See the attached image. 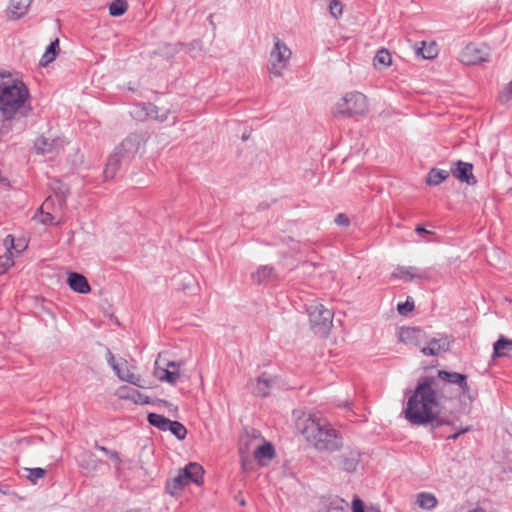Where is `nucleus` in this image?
I'll use <instances>...</instances> for the list:
<instances>
[{
	"label": "nucleus",
	"instance_id": "nucleus-52",
	"mask_svg": "<svg viewBox=\"0 0 512 512\" xmlns=\"http://www.w3.org/2000/svg\"><path fill=\"white\" fill-rule=\"evenodd\" d=\"M468 512H488V511H486L484 508L476 507L472 510H469Z\"/></svg>",
	"mask_w": 512,
	"mask_h": 512
},
{
	"label": "nucleus",
	"instance_id": "nucleus-23",
	"mask_svg": "<svg viewBox=\"0 0 512 512\" xmlns=\"http://www.w3.org/2000/svg\"><path fill=\"white\" fill-rule=\"evenodd\" d=\"M253 456L259 463L263 460H272L275 457L274 446L270 442H264L254 450Z\"/></svg>",
	"mask_w": 512,
	"mask_h": 512
},
{
	"label": "nucleus",
	"instance_id": "nucleus-39",
	"mask_svg": "<svg viewBox=\"0 0 512 512\" xmlns=\"http://www.w3.org/2000/svg\"><path fill=\"white\" fill-rule=\"evenodd\" d=\"M499 101L504 105L512 104V80L509 84L500 92Z\"/></svg>",
	"mask_w": 512,
	"mask_h": 512
},
{
	"label": "nucleus",
	"instance_id": "nucleus-53",
	"mask_svg": "<svg viewBox=\"0 0 512 512\" xmlns=\"http://www.w3.org/2000/svg\"><path fill=\"white\" fill-rule=\"evenodd\" d=\"M14 246H15L14 249H16L17 252H21L24 249V246L20 247V244H17V245L14 244Z\"/></svg>",
	"mask_w": 512,
	"mask_h": 512
},
{
	"label": "nucleus",
	"instance_id": "nucleus-13",
	"mask_svg": "<svg viewBox=\"0 0 512 512\" xmlns=\"http://www.w3.org/2000/svg\"><path fill=\"white\" fill-rule=\"evenodd\" d=\"M393 278L402 279L405 282H411L414 279L427 280L429 279L428 270H421L415 266H400L398 265L392 272Z\"/></svg>",
	"mask_w": 512,
	"mask_h": 512
},
{
	"label": "nucleus",
	"instance_id": "nucleus-26",
	"mask_svg": "<svg viewBox=\"0 0 512 512\" xmlns=\"http://www.w3.org/2000/svg\"><path fill=\"white\" fill-rule=\"evenodd\" d=\"M120 391L122 393V395H121L122 398L130 399L136 404L143 405V404L150 403L148 396L140 393L138 390H136L134 388L124 386L120 389Z\"/></svg>",
	"mask_w": 512,
	"mask_h": 512
},
{
	"label": "nucleus",
	"instance_id": "nucleus-55",
	"mask_svg": "<svg viewBox=\"0 0 512 512\" xmlns=\"http://www.w3.org/2000/svg\"><path fill=\"white\" fill-rule=\"evenodd\" d=\"M240 504L241 505H245V501L244 500H240Z\"/></svg>",
	"mask_w": 512,
	"mask_h": 512
},
{
	"label": "nucleus",
	"instance_id": "nucleus-54",
	"mask_svg": "<svg viewBox=\"0 0 512 512\" xmlns=\"http://www.w3.org/2000/svg\"><path fill=\"white\" fill-rule=\"evenodd\" d=\"M247 138H248V136H247V135H245V134H243L242 139H243V140H246Z\"/></svg>",
	"mask_w": 512,
	"mask_h": 512
},
{
	"label": "nucleus",
	"instance_id": "nucleus-3",
	"mask_svg": "<svg viewBox=\"0 0 512 512\" xmlns=\"http://www.w3.org/2000/svg\"><path fill=\"white\" fill-rule=\"evenodd\" d=\"M297 428L306 440L320 452H335L343 446L341 435L328 424H321L311 416L299 419Z\"/></svg>",
	"mask_w": 512,
	"mask_h": 512
},
{
	"label": "nucleus",
	"instance_id": "nucleus-19",
	"mask_svg": "<svg viewBox=\"0 0 512 512\" xmlns=\"http://www.w3.org/2000/svg\"><path fill=\"white\" fill-rule=\"evenodd\" d=\"M154 376L161 382H167L171 385H176L180 378V373L177 369L171 370L168 368L160 367L159 362L156 361L154 368Z\"/></svg>",
	"mask_w": 512,
	"mask_h": 512
},
{
	"label": "nucleus",
	"instance_id": "nucleus-18",
	"mask_svg": "<svg viewBox=\"0 0 512 512\" xmlns=\"http://www.w3.org/2000/svg\"><path fill=\"white\" fill-rule=\"evenodd\" d=\"M69 287L77 293L87 294L91 288L85 276L77 272H71L67 279Z\"/></svg>",
	"mask_w": 512,
	"mask_h": 512
},
{
	"label": "nucleus",
	"instance_id": "nucleus-21",
	"mask_svg": "<svg viewBox=\"0 0 512 512\" xmlns=\"http://www.w3.org/2000/svg\"><path fill=\"white\" fill-rule=\"evenodd\" d=\"M127 162L123 160L120 154H118L115 150L113 154H111L107 160L105 169H104V177L106 180L113 179L116 175L118 169L122 165V163Z\"/></svg>",
	"mask_w": 512,
	"mask_h": 512
},
{
	"label": "nucleus",
	"instance_id": "nucleus-9",
	"mask_svg": "<svg viewBox=\"0 0 512 512\" xmlns=\"http://www.w3.org/2000/svg\"><path fill=\"white\" fill-rule=\"evenodd\" d=\"M452 340L448 336L426 339L425 345L421 347V353L425 356H438L450 350Z\"/></svg>",
	"mask_w": 512,
	"mask_h": 512
},
{
	"label": "nucleus",
	"instance_id": "nucleus-29",
	"mask_svg": "<svg viewBox=\"0 0 512 512\" xmlns=\"http://www.w3.org/2000/svg\"><path fill=\"white\" fill-rule=\"evenodd\" d=\"M450 176V171L438 168H432L426 178V183L430 186H437Z\"/></svg>",
	"mask_w": 512,
	"mask_h": 512
},
{
	"label": "nucleus",
	"instance_id": "nucleus-46",
	"mask_svg": "<svg viewBox=\"0 0 512 512\" xmlns=\"http://www.w3.org/2000/svg\"><path fill=\"white\" fill-rule=\"evenodd\" d=\"M335 223L339 226H348L350 224V220L344 213H339L335 217Z\"/></svg>",
	"mask_w": 512,
	"mask_h": 512
},
{
	"label": "nucleus",
	"instance_id": "nucleus-1",
	"mask_svg": "<svg viewBox=\"0 0 512 512\" xmlns=\"http://www.w3.org/2000/svg\"><path fill=\"white\" fill-rule=\"evenodd\" d=\"M455 393L445 381L438 377H426L417 384L414 393L409 397L403 413L412 425L431 424L433 429L450 424L439 418L443 401L451 400Z\"/></svg>",
	"mask_w": 512,
	"mask_h": 512
},
{
	"label": "nucleus",
	"instance_id": "nucleus-48",
	"mask_svg": "<svg viewBox=\"0 0 512 512\" xmlns=\"http://www.w3.org/2000/svg\"><path fill=\"white\" fill-rule=\"evenodd\" d=\"M165 368H168V369H171V370H175L177 369L179 371L180 369V363H177V362H174V361H170L166 364V367Z\"/></svg>",
	"mask_w": 512,
	"mask_h": 512
},
{
	"label": "nucleus",
	"instance_id": "nucleus-14",
	"mask_svg": "<svg viewBox=\"0 0 512 512\" xmlns=\"http://www.w3.org/2000/svg\"><path fill=\"white\" fill-rule=\"evenodd\" d=\"M437 376L440 380L445 381L449 385H457L464 395H467L470 391V387L467 382V376L465 374L439 370Z\"/></svg>",
	"mask_w": 512,
	"mask_h": 512
},
{
	"label": "nucleus",
	"instance_id": "nucleus-17",
	"mask_svg": "<svg viewBox=\"0 0 512 512\" xmlns=\"http://www.w3.org/2000/svg\"><path fill=\"white\" fill-rule=\"evenodd\" d=\"M181 472L188 483L192 482L197 485H201L203 483L204 469L200 464L191 462L187 464Z\"/></svg>",
	"mask_w": 512,
	"mask_h": 512
},
{
	"label": "nucleus",
	"instance_id": "nucleus-31",
	"mask_svg": "<svg viewBox=\"0 0 512 512\" xmlns=\"http://www.w3.org/2000/svg\"><path fill=\"white\" fill-rule=\"evenodd\" d=\"M58 52H59V39H55L54 41L50 42V44L46 48L45 53L42 55V58L40 59V65L43 67L48 66L50 63H52L55 60Z\"/></svg>",
	"mask_w": 512,
	"mask_h": 512
},
{
	"label": "nucleus",
	"instance_id": "nucleus-33",
	"mask_svg": "<svg viewBox=\"0 0 512 512\" xmlns=\"http://www.w3.org/2000/svg\"><path fill=\"white\" fill-rule=\"evenodd\" d=\"M417 504L425 510H431L437 505V499L432 493L421 492L417 494Z\"/></svg>",
	"mask_w": 512,
	"mask_h": 512
},
{
	"label": "nucleus",
	"instance_id": "nucleus-11",
	"mask_svg": "<svg viewBox=\"0 0 512 512\" xmlns=\"http://www.w3.org/2000/svg\"><path fill=\"white\" fill-rule=\"evenodd\" d=\"M361 452L357 448H347L341 455L336 458L339 469L353 473L356 471L360 462Z\"/></svg>",
	"mask_w": 512,
	"mask_h": 512
},
{
	"label": "nucleus",
	"instance_id": "nucleus-25",
	"mask_svg": "<svg viewBox=\"0 0 512 512\" xmlns=\"http://www.w3.org/2000/svg\"><path fill=\"white\" fill-rule=\"evenodd\" d=\"M273 382L274 380L271 377H269L266 373L260 375L257 379V383L254 388L255 395L259 397L268 396Z\"/></svg>",
	"mask_w": 512,
	"mask_h": 512
},
{
	"label": "nucleus",
	"instance_id": "nucleus-10",
	"mask_svg": "<svg viewBox=\"0 0 512 512\" xmlns=\"http://www.w3.org/2000/svg\"><path fill=\"white\" fill-rule=\"evenodd\" d=\"M141 142L140 135L130 134L115 148V151L120 154L123 160L129 161L138 153Z\"/></svg>",
	"mask_w": 512,
	"mask_h": 512
},
{
	"label": "nucleus",
	"instance_id": "nucleus-34",
	"mask_svg": "<svg viewBox=\"0 0 512 512\" xmlns=\"http://www.w3.org/2000/svg\"><path fill=\"white\" fill-rule=\"evenodd\" d=\"M392 63V56L386 49H381L374 57V66L376 68H386Z\"/></svg>",
	"mask_w": 512,
	"mask_h": 512
},
{
	"label": "nucleus",
	"instance_id": "nucleus-47",
	"mask_svg": "<svg viewBox=\"0 0 512 512\" xmlns=\"http://www.w3.org/2000/svg\"><path fill=\"white\" fill-rule=\"evenodd\" d=\"M470 431V427H466L464 429L459 430L458 432H455L449 436L446 437L447 440H456L461 434L466 433Z\"/></svg>",
	"mask_w": 512,
	"mask_h": 512
},
{
	"label": "nucleus",
	"instance_id": "nucleus-16",
	"mask_svg": "<svg viewBox=\"0 0 512 512\" xmlns=\"http://www.w3.org/2000/svg\"><path fill=\"white\" fill-rule=\"evenodd\" d=\"M426 335L424 331L417 327H408L402 329L400 333V340L412 344L417 347H421L426 342Z\"/></svg>",
	"mask_w": 512,
	"mask_h": 512
},
{
	"label": "nucleus",
	"instance_id": "nucleus-38",
	"mask_svg": "<svg viewBox=\"0 0 512 512\" xmlns=\"http://www.w3.org/2000/svg\"><path fill=\"white\" fill-rule=\"evenodd\" d=\"M24 470L27 472V479L33 484H36L38 479L43 478L46 475V470L39 467L25 468Z\"/></svg>",
	"mask_w": 512,
	"mask_h": 512
},
{
	"label": "nucleus",
	"instance_id": "nucleus-27",
	"mask_svg": "<svg viewBox=\"0 0 512 512\" xmlns=\"http://www.w3.org/2000/svg\"><path fill=\"white\" fill-rule=\"evenodd\" d=\"M30 4L31 0H10L9 13L13 18L18 19L27 12Z\"/></svg>",
	"mask_w": 512,
	"mask_h": 512
},
{
	"label": "nucleus",
	"instance_id": "nucleus-45",
	"mask_svg": "<svg viewBox=\"0 0 512 512\" xmlns=\"http://www.w3.org/2000/svg\"><path fill=\"white\" fill-rule=\"evenodd\" d=\"M417 54L422 55L424 59H432L436 56V50L433 46H431L429 49L424 51L423 48H419L417 50Z\"/></svg>",
	"mask_w": 512,
	"mask_h": 512
},
{
	"label": "nucleus",
	"instance_id": "nucleus-7",
	"mask_svg": "<svg viewBox=\"0 0 512 512\" xmlns=\"http://www.w3.org/2000/svg\"><path fill=\"white\" fill-rule=\"evenodd\" d=\"M108 362L116 375L125 382L131 383L138 387H143L140 383L141 377L132 373L128 367V362L124 359L116 361L113 354L108 352Z\"/></svg>",
	"mask_w": 512,
	"mask_h": 512
},
{
	"label": "nucleus",
	"instance_id": "nucleus-37",
	"mask_svg": "<svg viewBox=\"0 0 512 512\" xmlns=\"http://www.w3.org/2000/svg\"><path fill=\"white\" fill-rule=\"evenodd\" d=\"M352 512H381L379 506L365 507L364 502L357 496L352 501Z\"/></svg>",
	"mask_w": 512,
	"mask_h": 512
},
{
	"label": "nucleus",
	"instance_id": "nucleus-30",
	"mask_svg": "<svg viewBox=\"0 0 512 512\" xmlns=\"http://www.w3.org/2000/svg\"><path fill=\"white\" fill-rule=\"evenodd\" d=\"M188 484V481L180 471L176 477L167 481L166 491L171 495H177Z\"/></svg>",
	"mask_w": 512,
	"mask_h": 512
},
{
	"label": "nucleus",
	"instance_id": "nucleus-28",
	"mask_svg": "<svg viewBox=\"0 0 512 512\" xmlns=\"http://www.w3.org/2000/svg\"><path fill=\"white\" fill-rule=\"evenodd\" d=\"M495 357H507L512 351V340L500 336L493 345Z\"/></svg>",
	"mask_w": 512,
	"mask_h": 512
},
{
	"label": "nucleus",
	"instance_id": "nucleus-6",
	"mask_svg": "<svg viewBox=\"0 0 512 512\" xmlns=\"http://www.w3.org/2000/svg\"><path fill=\"white\" fill-rule=\"evenodd\" d=\"M292 56L290 48L279 38H275L274 46L270 51L267 69L275 77H281L287 68Z\"/></svg>",
	"mask_w": 512,
	"mask_h": 512
},
{
	"label": "nucleus",
	"instance_id": "nucleus-12",
	"mask_svg": "<svg viewBox=\"0 0 512 512\" xmlns=\"http://www.w3.org/2000/svg\"><path fill=\"white\" fill-rule=\"evenodd\" d=\"M450 173L459 181L468 185H475L477 179L473 175V164L458 160L452 164Z\"/></svg>",
	"mask_w": 512,
	"mask_h": 512
},
{
	"label": "nucleus",
	"instance_id": "nucleus-32",
	"mask_svg": "<svg viewBox=\"0 0 512 512\" xmlns=\"http://www.w3.org/2000/svg\"><path fill=\"white\" fill-rule=\"evenodd\" d=\"M148 423L158 428L161 431H167V429L170 427L171 420L166 418L163 415L157 414V413H149L147 416Z\"/></svg>",
	"mask_w": 512,
	"mask_h": 512
},
{
	"label": "nucleus",
	"instance_id": "nucleus-41",
	"mask_svg": "<svg viewBox=\"0 0 512 512\" xmlns=\"http://www.w3.org/2000/svg\"><path fill=\"white\" fill-rule=\"evenodd\" d=\"M95 448L101 452H104L117 465H119L121 463L120 455L117 451L109 450L108 448L101 446L97 443L95 444Z\"/></svg>",
	"mask_w": 512,
	"mask_h": 512
},
{
	"label": "nucleus",
	"instance_id": "nucleus-24",
	"mask_svg": "<svg viewBox=\"0 0 512 512\" xmlns=\"http://www.w3.org/2000/svg\"><path fill=\"white\" fill-rule=\"evenodd\" d=\"M274 278V268L268 265L260 266L254 273H252V280L257 284L271 281Z\"/></svg>",
	"mask_w": 512,
	"mask_h": 512
},
{
	"label": "nucleus",
	"instance_id": "nucleus-5",
	"mask_svg": "<svg viewBox=\"0 0 512 512\" xmlns=\"http://www.w3.org/2000/svg\"><path fill=\"white\" fill-rule=\"evenodd\" d=\"M306 310L313 332L321 337L327 336L333 323L331 310L325 308L321 303L310 304Z\"/></svg>",
	"mask_w": 512,
	"mask_h": 512
},
{
	"label": "nucleus",
	"instance_id": "nucleus-50",
	"mask_svg": "<svg viewBox=\"0 0 512 512\" xmlns=\"http://www.w3.org/2000/svg\"><path fill=\"white\" fill-rule=\"evenodd\" d=\"M158 402L163 404V405H165V406H167L169 408V410H172V407L174 409H176V407H174L173 404H171L170 402H168L166 400L159 399Z\"/></svg>",
	"mask_w": 512,
	"mask_h": 512
},
{
	"label": "nucleus",
	"instance_id": "nucleus-42",
	"mask_svg": "<svg viewBox=\"0 0 512 512\" xmlns=\"http://www.w3.org/2000/svg\"><path fill=\"white\" fill-rule=\"evenodd\" d=\"M343 5L340 1L337 0H331L329 4V11L330 14L334 18H338L342 15Z\"/></svg>",
	"mask_w": 512,
	"mask_h": 512
},
{
	"label": "nucleus",
	"instance_id": "nucleus-40",
	"mask_svg": "<svg viewBox=\"0 0 512 512\" xmlns=\"http://www.w3.org/2000/svg\"><path fill=\"white\" fill-rule=\"evenodd\" d=\"M86 460L81 462V466L86 469H96L99 464H102L100 459H97L93 454H86Z\"/></svg>",
	"mask_w": 512,
	"mask_h": 512
},
{
	"label": "nucleus",
	"instance_id": "nucleus-36",
	"mask_svg": "<svg viewBox=\"0 0 512 512\" xmlns=\"http://www.w3.org/2000/svg\"><path fill=\"white\" fill-rule=\"evenodd\" d=\"M169 426L167 431H170L178 440H184L186 438L187 429L182 423L171 420Z\"/></svg>",
	"mask_w": 512,
	"mask_h": 512
},
{
	"label": "nucleus",
	"instance_id": "nucleus-15",
	"mask_svg": "<svg viewBox=\"0 0 512 512\" xmlns=\"http://www.w3.org/2000/svg\"><path fill=\"white\" fill-rule=\"evenodd\" d=\"M142 109L148 118L156 120L160 123L169 121L171 115L172 124L176 122V116L172 114L168 109L160 108L152 103H145Z\"/></svg>",
	"mask_w": 512,
	"mask_h": 512
},
{
	"label": "nucleus",
	"instance_id": "nucleus-51",
	"mask_svg": "<svg viewBox=\"0 0 512 512\" xmlns=\"http://www.w3.org/2000/svg\"><path fill=\"white\" fill-rule=\"evenodd\" d=\"M240 454H241V462H242V466L243 468L246 469V466H247V461H246V457L244 456V452L242 450V448L240 447Z\"/></svg>",
	"mask_w": 512,
	"mask_h": 512
},
{
	"label": "nucleus",
	"instance_id": "nucleus-2",
	"mask_svg": "<svg viewBox=\"0 0 512 512\" xmlns=\"http://www.w3.org/2000/svg\"><path fill=\"white\" fill-rule=\"evenodd\" d=\"M0 111L5 121L31 114L30 92L24 82L14 79L0 82Z\"/></svg>",
	"mask_w": 512,
	"mask_h": 512
},
{
	"label": "nucleus",
	"instance_id": "nucleus-43",
	"mask_svg": "<svg viewBox=\"0 0 512 512\" xmlns=\"http://www.w3.org/2000/svg\"><path fill=\"white\" fill-rule=\"evenodd\" d=\"M48 204V199L44 202V204L41 206L40 210H41V215H40V219H39V222L44 224V225H48V224H56L54 222V216L49 213V212H43V207L46 206Z\"/></svg>",
	"mask_w": 512,
	"mask_h": 512
},
{
	"label": "nucleus",
	"instance_id": "nucleus-20",
	"mask_svg": "<svg viewBox=\"0 0 512 512\" xmlns=\"http://www.w3.org/2000/svg\"><path fill=\"white\" fill-rule=\"evenodd\" d=\"M4 246L6 247V255L0 256V275L4 274L9 267L13 265V253L12 248L14 246V237L7 235L4 239Z\"/></svg>",
	"mask_w": 512,
	"mask_h": 512
},
{
	"label": "nucleus",
	"instance_id": "nucleus-44",
	"mask_svg": "<svg viewBox=\"0 0 512 512\" xmlns=\"http://www.w3.org/2000/svg\"><path fill=\"white\" fill-rule=\"evenodd\" d=\"M414 309V302L412 300L407 299L404 303H399L397 306V310L401 315H407Z\"/></svg>",
	"mask_w": 512,
	"mask_h": 512
},
{
	"label": "nucleus",
	"instance_id": "nucleus-35",
	"mask_svg": "<svg viewBox=\"0 0 512 512\" xmlns=\"http://www.w3.org/2000/svg\"><path fill=\"white\" fill-rule=\"evenodd\" d=\"M129 4L127 0H114L109 5V14L113 17L122 16L127 12Z\"/></svg>",
	"mask_w": 512,
	"mask_h": 512
},
{
	"label": "nucleus",
	"instance_id": "nucleus-4",
	"mask_svg": "<svg viewBox=\"0 0 512 512\" xmlns=\"http://www.w3.org/2000/svg\"><path fill=\"white\" fill-rule=\"evenodd\" d=\"M368 111L367 98L360 92L345 94L335 105L334 116L348 118Z\"/></svg>",
	"mask_w": 512,
	"mask_h": 512
},
{
	"label": "nucleus",
	"instance_id": "nucleus-49",
	"mask_svg": "<svg viewBox=\"0 0 512 512\" xmlns=\"http://www.w3.org/2000/svg\"><path fill=\"white\" fill-rule=\"evenodd\" d=\"M415 232L418 233V234H422V233H425V234H432V231H429V230H426L423 226L421 225H417L416 228H415Z\"/></svg>",
	"mask_w": 512,
	"mask_h": 512
},
{
	"label": "nucleus",
	"instance_id": "nucleus-22",
	"mask_svg": "<svg viewBox=\"0 0 512 512\" xmlns=\"http://www.w3.org/2000/svg\"><path fill=\"white\" fill-rule=\"evenodd\" d=\"M58 141L49 139L45 136H40L35 140L34 147L37 153H52L57 152Z\"/></svg>",
	"mask_w": 512,
	"mask_h": 512
},
{
	"label": "nucleus",
	"instance_id": "nucleus-8",
	"mask_svg": "<svg viewBox=\"0 0 512 512\" xmlns=\"http://www.w3.org/2000/svg\"><path fill=\"white\" fill-rule=\"evenodd\" d=\"M488 52L485 47H479L474 43L465 46L461 51L460 60L465 65H476L487 60Z\"/></svg>",
	"mask_w": 512,
	"mask_h": 512
}]
</instances>
